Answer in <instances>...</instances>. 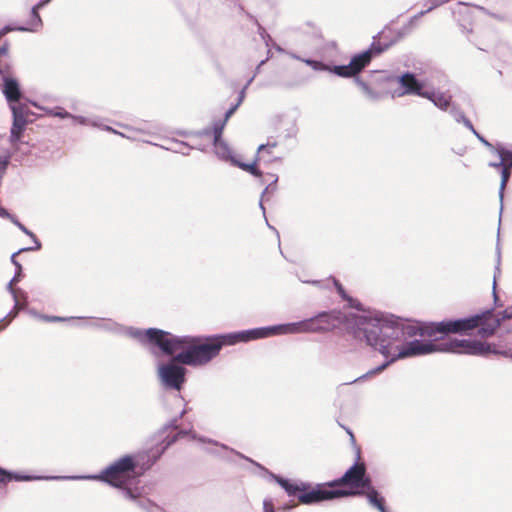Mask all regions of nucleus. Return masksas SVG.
<instances>
[{
  "mask_svg": "<svg viewBox=\"0 0 512 512\" xmlns=\"http://www.w3.org/2000/svg\"><path fill=\"white\" fill-rule=\"evenodd\" d=\"M11 222L15 224L23 233H28V229L17 220L16 217H11Z\"/></svg>",
  "mask_w": 512,
  "mask_h": 512,
  "instance_id": "nucleus-40",
  "label": "nucleus"
},
{
  "mask_svg": "<svg viewBox=\"0 0 512 512\" xmlns=\"http://www.w3.org/2000/svg\"><path fill=\"white\" fill-rule=\"evenodd\" d=\"M362 494L361 491L358 490H343V489H323V488H316L312 489L311 491H304L299 496L298 499L303 504H312L317 503L323 500H329L334 499L338 497H345V496H353V495H359Z\"/></svg>",
  "mask_w": 512,
  "mask_h": 512,
  "instance_id": "nucleus-8",
  "label": "nucleus"
},
{
  "mask_svg": "<svg viewBox=\"0 0 512 512\" xmlns=\"http://www.w3.org/2000/svg\"><path fill=\"white\" fill-rule=\"evenodd\" d=\"M510 313H511V308H508V309L504 310L502 313H500L499 315L501 317L495 318L493 320V323L485 324L484 326H482L479 330L480 335L481 336L493 335L494 332L496 331V329L501 325V322L503 320L511 319Z\"/></svg>",
  "mask_w": 512,
  "mask_h": 512,
  "instance_id": "nucleus-16",
  "label": "nucleus"
},
{
  "mask_svg": "<svg viewBox=\"0 0 512 512\" xmlns=\"http://www.w3.org/2000/svg\"><path fill=\"white\" fill-rule=\"evenodd\" d=\"M105 130L110 131V132H113V133H115V134H119V135H121V136H124L122 133H120V132H118V131L114 130L113 128H111V127H109V126H106V127H105Z\"/></svg>",
  "mask_w": 512,
  "mask_h": 512,
  "instance_id": "nucleus-47",
  "label": "nucleus"
},
{
  "mask_svg": "<svg viewBox=\"0 0 512 512\" xmlns=\"http://www.w3.org/2000/svg\"><path fill=\"white\" fill-rule=\"evenodd\" d=\"M51 0H40L36 5L31 8V19L26 26L11 27L6 26L0 31V38L9 31H29L36 32L42 27V19L39 15V10L47 5Z\"/></svg>",
  "mask_w": 512,
  "mask_h": 512,
  "instance_id": "nucleus-13",
  "label": "nucleus"
},
{
  "mask_svg": "<svg viewBox=\"0 0 512 512\" xmlns=\"http://www.w3.org/2000/svg\"><path fill=\"white\" fill-rule=\"evenodd\" d=\"M14 300V307L13 309L4 317L6 318V321H11L14 319L19 311L24 310L28 304V296L26 292H20L19 295H16V298H13Z\"/></svg>",
  "mask_w": 512,
  "mask_h": 512,
  "instance_id": "nucleus-18",
  "label": "nucleus"
},
{
  "mask_svg": "<svg viewBox=\"0 0 512 512\" xmlns=\"http://www.w3.org/2000/svg\"><path fill=\"white\" fill-rule=\"evenodd\" d=\"M263 511L264 512H274V507L271 499H265L263 501Z\"/></svg>",
  "mask_w": 512,
  "mask_h": 512,
  "instance_id": "nucleus-36",
  "label": "nucleus"
},
{
  "mask_svg": "<svg viewBox=\"0 0 512 512\" xmlns=\"http://www.w3.org/2000/svg\"><path fill=\"white\" fill-rule=\"evenodd\" d=\"M71 119L81 125H92V126H99L98 122L95 121V120H90L86 117H83V116H77V115H73L72 114V117Z\"/></svg>",
  "mask_w": 512,
  "mask_h": 512,
  "instance_id": "nucleus-30",
  "label": "nucleus"
},
{
  "mask_svg": "<svg viewBox=\"0 0 512 512\" xmlns=\"http://www.w3.org/2000/svg\"><path fill=\"white\" fill-rule=\"evenodd\" d=\"M232 164L245 170V171H248L250 172L252 175L254 176H260L261 175V172L259 171V169L256 167V161L252 164H246V163H243V162H239L237 161L236 159H232Z\"/></svg>",
  "mask_w": 512,
  "mask_h": 512,
  "instance_id": "nucleus-27",
  "label": "nucleus"
},
{
  "mask_svg": "<svg viewBox=\"0 0 512 512\" xmlns=\"http://www.w3.org/2000/svg\"><path fill=\"white\" fill-rule=\"evenodd\" d=\"M511 169H512V167H508L506 165L501 168V183H500V187H499V198H500V202H501L500 213L503 210L502 203H503V197H504V190H505L506 184L510 178Z\"/></svg>",
  "mask_w": 512,
  "mask_h": 512,
  "instance_id": "nucleus-20",
  "label": "nucleus"
},
{
  "mask_svg": "<svg viewBox=\"0 0 512 512\" xmlns=\"http://www.w3.org/2000/svg\"><path fill=\"white\" fill-rule=\"evenodd\" d=\"M303 325L297 324L295 325H275L269 327L255 328L251 330H245L240 332L228 333L221 336H215L214 339H217L218 342L222 343V347L224 345H234L239 342H248L255 339L266 338L271 335L279 334V332H289V331H301L303 330Z\"/></svg>",
  "mask_w": 512,
  "mask_h": 512,
  "instance_id": "nucleus-4",
  "label": "nucleus"
},
{
  "mask_svg": "<svg viewBox=\"0 0 512 512\" xmlns=\"http://www.w3.org/2000/svg\"><path fill=\"white\" fill-rule=\"evenodd\" d=\"M20 276H21V273H19V270H17V269H16V274H15V276H14V277H16V278H17V282L19 281Z\"/></svg>",
  "mask_w": 512,
  "mask_h": 512,
  "instance_id": "nucleus-50",
  "label": "nucleus"
},
{
  "mask_svg": "<svg viewBox=\"0 0 512 512\" xmlns=\"http://www.w3.org/2000/svg\"><path fill=\"white\" fill-rule=\"evenodd\" d=\"M136 464L132 456L126 455L102 471L99 475L71 477V479H94L101 480L113 487L121 488L122 494L127 499H136L134 492L126 488L128 481L134 473Z\"/></svg>",
  "mask_w": 512,
  "mask_h": 512,
  "instance_id": "nucleus-3",
  "label": "nucleus"
},
{
  "mask_svg": "<svg viewBox=\"0 0 512 512\" xmlns=\"http://www.w3.org/2000/svg\"><path fill=\"white\" fill-rule=\"evenodd\" d=\"M491 315L492 311L487 310L482 314L468 318L425 324L404 321L393 315L380 312L352 315L355 323L354 336L357 339L364 340L367 345L378 350L383 356L390 357V359L345 384H353L378 374L398 359L427 355L434 352L468 355L495 353L512 359V349L495 350L492 349L491 345L477 340L453 338L442 342L409 341L410 338L417 335L435 337L438 333L447 334L468 331L478 327L483 319H487Z\"/></svg>",
  "mask_w": 512,
  "mask_h": 512,
  "instance_id": "nucleus-1",
  "label": "nucleus"
},
{
  "mask_svg": "<svg viewBox=\"0 0 512 512\" xmlns=\"http://www.w3.org/2000/svg\"><path fill=\"white\" fill-rule=\"evenodd\" d=\"M268 189H269V186H268V187H266V188H265V190L263 191V193H262V195H261V200H260V202H259V206H260V208L262 209V211H263V214H264V215H265V208H264V206H263V197H264L265 193L268 191Z\"/></svg>",
  "mask_w": 512,
  "mask_h": 512,
  "instance_id": "nucleus-45",
  "label": "nucleus"
},
{
  "mask_svg": "<svg viewBox=\"0 0 512 512\" xmlns=\"http://www.w3.org/2000/svg\"><path fill=\"white\" fill-rule=\"evenodd\" d=\"M305 63L310 65L314 70L333 72V67L330 68L328 65H326L322 62H319V61L308 59V60H305Z\"/></svg>",
  "mask_w": 512,
  "mask_h": 512,
  "instance_id": "nucleus-28",
  "label": "nucleus"
},
{
  "mask_svg": "<svg viewBox=\"0 0 512 512\" xmlns=\"http://www.w3.org/2000/svg\"><path fill=\"white\" fill-rule=\"evenodd\" d=\"M297 324L303 325L302 329H305V330L279 332V334H297V333L319 332L322 330H326L331 326H334V320H333V316L331 314L322 312V313L318 314L316 317H312L310 319L300 321V322L288 323L287 325L297 326Z\"/></svg>",
  "mask_w": 512,
  "mask_h": 512,
  "instance_id": "nucleus-10",
  "label": "nucleus"
},
{
  "mask_svg": "<svg viewBox=\"0 0 512 512\" xmlns=\"http://www.w3.org/2000/svg\"><path fill=\"white\" fill-rule=\"evenodd\" d=\"M0 216L1 217H4V218H8L11 220V217H14L13 215H11L5 208L3 207H0Z\"/></svg>",
  "mask_w": 512,
  "mask_h": 512,
  "instance_id": "nucleus-43",
  "label": "nucleus"
},
{
  "mask_svg": "<svg viewBox=\"0 0 512 512\" xmlns=\"http://www.w3.org/2000/svg\"><path fill=\"white\" fill-rule=\"evenodd\" d=\"M389 45L382 46L379 43H372L370 48L354 55L348 65L333 66V73L340 77H352L360 73L376 55L386 50Z\"/></svg>",
  "mask_w": 512,
  "mask_h": 512,
  "instance_id": "nucleus-5",
  "label": "nucleus"
},
{
  "mask_svg": "<svg viewBox=\"0 0 512 512\" xmlns=\"http://www.w3.org/2000/svg\"><path fill=\"white\" fill-rule=\"evenodd\" d=\"M224 130V123H214L213 128L204 129L201 134L208 136L213 134V144L215 147L216 155L223 160L235 159L232 155V151L228 144L222 139V133Z\"/></svg>",
  "mask_w": 512,
  "mask_h": 512,
  "instance_id": "nucleus-11",
  "label": "nucleus"
},
{
  "mask_svg": "<svg viewBox=\"0 0 512 512\" xmlns=\"http://www.w3.org/2000/svg\"><path fill=\"white\" fill-rule=\"evenodd\" d=\"M9 325V321H6V318L0 319V330L5 329Z\"/></svg>",
  "mask_w": 512,
  "mask_h": 512,
  "instance_id": "nucleus-46",
  "label": "nucleus"
},
{
  "mask_svg": "<svg viewBox=\"0 0 512 512\" xmlns=\"http://www.w3.org/2000/svg\"><path fill=\"white\" fill-rule=\"evenodd\" d=\"M20 252H16L14 254H12L11 256V262L16 266V269L19 270V273L22 272V266L21 264L16 260V256L19 254Z\"/></svg>",
  "mask_w": 512,
  "mask_h": 512,
  "instance_id": "nucleus-41",
  "label": "nucleus"
},
{
  "mask_svg": "<svg viewBox=\"0 0 512 512\" xmlns=\"http://www.w3.org/2000/svg\"><path fill=\"white\" fill-rule=\"evenodd\" d=\"M364 489L367 491L366 496L369 504L377 508L380 512H386L384 498L379 495L378 491L374 487H372L371 483L369 484V487H365Z\"/></svg>",
  "mask_w": 512,
  "mask_h": 512,
  "instance_id": "nucleus-19",
  "label": "nucleus"
},
{
  "mask_svg": "<svg viewBox=\"0 0 512 512\" xmlns=\"http://www.w3.org/2000/svg\"><path fill=\"white\" fill-rule=\"evenodd\" d=\"M17 283V278L13 277L9 283L7 284V291L11 294L12 298H16V295H19L22 290H18L14 288V285Z\"/></svg>",
  "mask_w": 512,
  "mask_h": 512,
  "instance_id": "nucleus-32",
  "label": "nucleus"
},
{
  "mask_svg": "<svg viewBox=\"0 0 512 512\" xmlns=\"http://www.w3.org/2000/svg\"><path fill=\"white\" fill-rule=\"evenodd\" d=\"M2 76V92L7 101L11 104L18 102L21 96L19 84L16 79L12 78L8 73L3 70Z\"/></svg>",
  "mask_w": 512,
  "mask_h": 512,
  "instance_id": "nucleus-14",
  "label": "nucleus"
},
{
  "mask_svg": "<svg viewBox=\"0 0 512 512\" xmlns=\"http://www.w3.org/2000/svg\"><path fill=\"white\" fill-rule=\"evenodd\" d=\"M198 440H199V441H201V442H203V443H206V442H207V443H212V444H214V445H216V446H220L222 449H224V450H228V451H230L231 453H233V454L237 455L238 457L243 458V459H245V460H247V461H249V462H251V463H254V464H255V462H254L252 459H250V458H248V457L244 456L243 454H241L240 452L235 451V450H234V449H232V448H229L228 446H226V445H224V444H220V443H218V442H216V441H213V440H210V439H209V440H206L205 438H202V437L198 438ZM256 465H257L258 467L262 468L259 464H257V463H256Z\"/></svg>",
  "mask_w": 512,
  "mask_h": 512,
  "instance_id": "nucleus-26",
  "label": "nucleus"
},
{
  "mask_svg": "<svg viewBox=\"0 0 512 512\" xmlns=\"http://www.w3.org/2000/svg\"><path fill=\"white\" fill-rule=\"evenodd\" d=\"M12 479L17 481H28L34 478L30 476L14 474L0 467V483H6Z\"/></svg>",
  "mask_w": 512,
  "mask_h": 512,
  "instance_id": "nucleus-23",
  "label": "nucleus"
},
{
  "mask_svg": "<svg viewBox=\"0 0 512 512\" xmlns=\"http://www.w3.org/2000/svg\"><path fill=\"white\" fill-rule=\"evenodd\" d=\"M239 107V103H236L235 105H233L231 108L228 109V111L225 113V116H224V119L223 120H219L217 121L216 123H224V126L226 125L228 119L234 114V112L237 110V108Z\"/></svg>",
  "mask_w": 512,
  "mask_h": 512,
  "instance_id": "nucleus-35",
  "label": "nucleus"
},
{
  "mask_svg": "<svg viewBox=\"0 0 512 512\" xmlns=\"http://www.w3.org/2000/svg\"><path fill=\"white\" fill-rule=\"evenodd\" d=\"M267 225H268V227H269L270 229L275 230V228H274L273 226L269 225L268 223H267Z\"/></svg>",
  "mask_w": 512,
  "mask_h": 512,
  "instance_id": "nucleus-51",
  "label": "nucleus"
},
{
  "mask_svg": "<svg viewBox=\"0 0 512 512\" xmlns=\"http://www.w3.org/2000/svg\"><path fill=\"white\" fill-rule=\"evenodd\" d=\"M450 0H428L426 2V4H429L428 8L424 11H420L418 14L414 15L409 21L408 23L403 27V29L406 31V32H409L415 25H416V22L419 18H421L422 16H424L426 13L432 11L433 9L449 2Z\"/></svg>",
  "mask_w": 512,
  "mask_h": 512,
  "instance_id": "nucleus-17",
  "label": "nucleus"
},
{
  "mask_svg": "<svg viewBox=\"0 0 512 512\" xmlns=\"http://www.w3.org/2000/svg\"><path fill=\"white\" fill-rule=\"evenodd\" d=\"M333 284L336 287L338 294L341 296L343 300H346L348 302L350 307L361 310L360 303L356 299H353L347 295L343 286L339 283L338 280L333 279Z\"/></svg>",
  "mask_w": 512,
  "mask_h": 512,
  "instance_id": "nucleus-22",
  "label": "nucleus"
},
{
  "mask_svg": "<svg viewBox=\"0 0 512 512\" xmlns=\"http://www.w3.org/2000/svg\"><path fill=\"white\" fill-rule=\"evenodd\" d=\"M10 108L13 114V124L10 131V141L17 143L25 130L27 124V107L21 104H11Z\"/></svg>",
  "mask_w": 512,
  "mask_h": 512,
  "instance_id": "nucleus-12",
  "label": "nucleus"
},
{
  "mask_svg": "<svg viewBox=\"0 0 512 512\" xmlns=\"http://www.w3.org/2000/svg\"><path fill=\"white\" fill-rule=\"evenodd\" d=\"M29 314L36 318H39V316H41V314H39L35 310H29Z\"/></svg>",
  "mask_w": 512,
  "mask_h": 512,
  "instance_id": "nucleus-49",
  "label": "nucleus"
},
{
  "mask_svg": "<svg viewBox=\"0 0 512 512\" xmlns=\"http://www.w3.org/2000/svg\"><path fill=\"white\" fill-rule=\"evenodd\" d=\"M458 121H462L463 124L468 128L470 129L472 132L475 130V128L473 127L471 121L469 119H467L464 115H460L459 119H457Z\"/></svg>",
  "mask_w": 512,
  "mask_h": 512,
  "instance_id": "nucleus-39",
  "label": "nucleus"
},
{
  "mask_svg": "<svg viewBox=\"0 0 512 512\" xmlns=\"http://www.w3.org/2000/svg\"><path fill=\"white\" fill-rule=\"evenodd\" d=\"M50 115L54 116V117H59V118H70L72 117V114L63 110V109H53V110H50L49 111Z\"/></svg>",
  "mask_w": 512,
  "mask_h": 512,
  "instance_id": "nucleus-33",
  "label": "nucleus"
},
{
  "mask_svg": "<svg viewBox=\"0 0 512 512\" xmlns=\"http://www.w3.org/2000/svg\"><path fill=\"white\" fill-rule=\"evenodd\" d=\"M178 361H174V358L164 364H159L157 368V376L160 385L165 390L180 391L185 383L186 369L178 365Z\"/></svg>",
  "mask_w": 512,
  "mask_h": 512,
  "instance_id": "nucleus-7",
  "label": "nucleus"
},
{
  "mask_svg": "<svg viewBox=\"0 0 512 512\" xmlns=\"http://www.w3.org/2000/svg\"><path fill=\"white\" fill-rule=\"evenodd\" d=\"M271 477L286 491L289 496H295L298 492H304L308 489L306 483H292L278 475L271 474Z\"/></svg>",
  "mask_w": 512,
  "mask_h": 512,
  "instance_id": "nucleus-15",
  "label": "nucleus"
},
{
  "mask_svg": "<svg viewBox=\"0 0 512 512\" xmlns=\"http://www.w3.org/2000/svg\"><path fill=\"white\" fill-rule=\"evenodd\" d=\"M126 334L137 339L142 344H152L166 355H174V361L189 366H201L214 359L222 348V343L214 337L198 338L191 336H176L157 328L141 330L127 328Z\"/></svg>",
  "mask_w": 512,
  "mask_h": 512,
  "instance_id": "nucleus-2",
  "label": "nucleus"
},
{
  "mask_svg": "<svg viewBox=\"0 0 512 512\" xmlns=\"http://www.w3.org/2000/svg\"><path fill=\"white\" fill-rule=\"evenodd\" d=\"M254 77L250 78L247 82V84L244 86V88L240 91L239 93V98H238V101L237 103H239V105L242 103L244 97H245V92H246V89L247 87L251 84V82L253 81Z\"/></svg>",
  "mask_w": 512,
  "mask_h": 512,
  "instance_id": "nucleus-38",
  "label": "nucleus"
},
{
  "mask_svg": "<svg viewBox=\"0 0 512 512\" xmlns=\"http://www.w3.org/2000/svg\"><path fill=\"white\" fill-rule=\"evenodd\" d=\"M92 325L93 327L107 331L119 332L121 330L120 326L110 319H102L100 321L93 323Z\"/></svg>",
  "mask_w": 512,
  "mask_h": 512,
  "instance_id": "nucleus-24",
  "label": "nucleus"
},
{
  "mask_svg": "<svg viewBox=\"0 0 512 512\" xmlns=\"http://www.w3.org/2000/svg\"><path fill=\"white\" fill-rule=\"evenodd\" d=\"M356 83L360 87L362 93L365 95V97L371 101H378L381 99V94L377 91H374L371 89L367 83L362 81L359 78H356Z\"/></svg>",
  "mask_w": 512,
  "mask_h": 512,
  "instance_id": "nucleus-21",
  "label": "nucleus"
},
{
  "mask_svg": "<svg viewBox=\"0 0 512 512\" xmlns=\"http://www.w3.org/2000/svg\"><path fill=\"white\" fill-rule=\"evenodd\" d=\"M398 82L404 89L403 92L400 93V95L417 94L419 96L429 99L434 103L435 106L439 107L442 110L447 109L450 104L451 98L445 93L435 91H423L422 83L419 82L416 79L415 75L412 73H405L402 76L398 77Z\"/></svg>",
  "mask_w": 512,
  "mask_h": 512,
  "instance_id": "nucleus-6",
  "label": "nucleus"
},
{
  "mask_svg": "<svg viewBox=\"0 0 512 512\" xmlns=\"http://www.w3.org/2000/svg\"><path fill=\"white\" fill-rule=\"evenodd\" d=\"M25 234L32 239V241L35 243V247L22 248L19 250V252L39 250L41 248V243L37 239L36 235L30 230H28V233Z\"/></svg>",
  "mask_w": 512,
  "mask_h": 512,
  "instance_id": "nucleus-31",
  "label": "nucleus"
},
{
  "mask_svg": "<svg viewBox=\"0 0 512 512\" xmlns=\"http://www.w3.org/2000/svg\"><path fill=\"white\" fill-rule=\"evenodd\" d=\"M370 483V478L366 477L365 465L355 463L344 473L340 479L330 482L328 485L330 487L336 485H348L352 488L364 489L365 487H369Z\"/></svg>",
  "mask_w": 512,
  "mask_h": 512,
  "instance_id": "nucleus-9",
  "label": "nucleus"
},
{
  "mask_svg": "<svg viewBox=\"0 0 512 512\" xmlns=\"http://www.w3.org/2000/svg\"><path fill=\"white\" fill-rule=\"evenodd\" d=\"M477 139L483 143L492 153L495 152L496 146L492 145L489 141H487L482 135H480L476 130L472 132Z\"/></svg>",
  "mask_w": 512,
  "mask_h": 512,
  "instance_id": "nucleus-34",
  "label": "nucleus"
},
{
  "mask_svg": "<svg viewBox=\"0 0 512 512\" xmlns=\"http://www.w3.org/2000/svg\"><path fill=\"white\" fill-rule=\"evenodd\" d=\"M275 147L276 143L261 144L257 149V160L263 158L265 153L270 154L272 152V149H274Z\"/></svg>",
  "mask_w": 512,
  "mask_h": 512,
  "instance_id": "nucleus-29",
  "label": "nucleus"
},
{
  "mask_svg": "<svg viewBox=\"0 0 512 512\" xmlns=\"http://www.w3.org/2000/svg\"><path fill=\"white\" fill-rule=\"evenodd\" d=\"M511 319H512V307H511V313H510Z\"/></svg>",
  "mask_w": 512,
  "mask_h": 512,
  "instance_id": "nucleus-52",
  "label": "nucleus"
},
{
  "mask_svg": "<svg viewBox=\"0 0 512 512\" xmlns=\"http://www.w3.org/2000/svg\"><path fill=\"white\" fill-rule=\"evenodd\" d=\"M39 319L44 320V321H48V322H56V321H64L65 320V318H62V317L46 316V315L39 316Z\"/></svg>",
  "mask_w": 512,
  "mask_h": 512,
  "instance_id": "nucleus-37",
  "label": "nucleus"
},
{
  "mask_svg": "<svg viewBox=\"0 0 512 512\" xmlns=\"http://www.w3.org/2000/svg\"><path fill=\"white\" fill-rule=\"evenodd\" d=\"M495 287H496V274L494 275V281H493V294H494V299L495 301L497 300V295H496V292H495Z\"/></svg>",
  "mask_w": 512,
  "mask_h": 512,
  "instance_id": "nucleus-48",
  "label": "nucleus"
},
{
  "mask_svg": "<svg viewBox=\"0 0 512 512\" xmlns=\"http://www.w3.org/2000/svg\"><path fill=\"white\" fill-rule=\"evenodd\" d=\"M494 153L504 159L506 166L512 167V150L506 149L503 145L498 144Z\"/></svg>",
  "mask_w": 512,
  "mask_h": 512,
  "instance_id": "nucleus-25",
  "label": "nucleus"
},
{
  "mask_svg": "<svg viewBox=\"0 0 512 512\" xmlns=\"http://www.w3.org/2000/svg\"><path fill=\"white\" fill-rule=\"evenodd\" d=\"M489 166L493 167V168H502L505 166L504 159H502V157H499L498 162H491V163H489Z\"/></svg>",
  "mask_w": 512,
  "mask_h": 512,
  "instance_id": "nucleus-42",
  "label": "nucleus"
},
{
  "mask_svg": "<svg viewBox=\"0 0 512 512\" xmlns=\"http://www.w3.org/2000/svg\"><path fill=\"white\" fill-rule=\"evenodd\" d=\"M139 506L144 508V509H148L149 507H152L151 503L148 501V500H140L138 502Z\"/></svg>",
  "mask_w": 512,
  "mask_h": 512,
  "instance_id": "nucleus-44",
  "label": "nucleus"
}]
</instances>
